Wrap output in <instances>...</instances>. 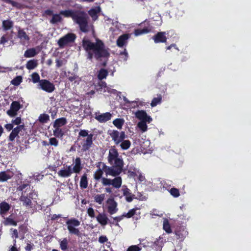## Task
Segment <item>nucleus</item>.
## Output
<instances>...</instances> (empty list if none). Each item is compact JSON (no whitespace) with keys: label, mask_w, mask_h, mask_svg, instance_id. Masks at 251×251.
Masks as SVG:
<instances>
[{"label":"nucleus","mask_w":251,"mask_h":251,"mask_svg":"<svg viewBox=\"0 0 251 251\" xmlns=\"http://www.w3.org/2000/svg\"><path fill=\"white\" fill-rule=\"evenodd\" d=\"M161 96L160 95L158 96L157 98H154L151 101V107H154L156 106L158 104L160 103L161 101Z\"/></svg>","instance_id":"nucleus-50"},{"label":"nucleus","mask_w":251,"mask_h":251,"mask_svg":"<svg viewBox=\"0 0 251 251\" xmlns=\"http://www.w3.org/2000/svg\"><path fill=\"white\" fill-rule=\"evenodd\" d=\"M49 144L51 146L57 147L58 144V142L55 138H50L49 139Z\"/></svg>","instance_id":"nucleus-58"},{"label":"nucleus","mask_w":251,"mask_h":251,"mask_svg":"<svg viewBox=\"0 0 251 251\" xmlns=\"http://www.w3.org/2000/svg\"><path fill=\"white\" fill-rule=\"evenodd\" d=\"M18 190L22 191L25 194L26 191H30V187L28 184H23L18 188Z\"/></svg>","instance_id":"nucleus-47"},{"label":"nucleus","mask_w":251,"mask_h":251,"mask_svg":"<svg viewBox=\"0 0 251 251\" xmlns=\"http://www.w3.org/2000/svg\"><path fill=\"white\" fill-rule=\"evenodd\" d=\"M13 173L10 171H2L0 172V181L4 182L11 178Z\"/></svg>","instance_id":"nucleus-22"},{"label":"nucleus","mask_w":251,"mask_h":251,"mask_svg":"<svg viewBox=\"0 0 251 251\" xmlns=\"http://www.w3.org/2000/svg\"><path fill=\"white\" fill-rule=\"evenodd\" d=\"M60 12V14H61V16L65 18L71 17L74 20L76 13H77V11L71 9H68L65 10H61Z\"/></svg>","instance_id":"nucleus-23"},{"label":"nucleus","mask_w":251,"mask_h":251,"mask_svg":"<svg viewBox=\"0 0 251 251\" xmlns=\"http://www.w3.org/2000/svg\"><path fill=\"white\" fill-rule=\"evenodd\" d=\"M139 209L138 208L131 209L130 210H129L128 212L123 213V216H124V217L129 218L132 217L134 214H135L137 211H139Z\"/></svg>","instance_id":"nucleus-41"},{"label":"nucleus","mask_w":251,"mask_h":251,"mask_svg":"<svg viewBox=\"0 0 251 251\" xmlns=\"http://www.w3.org/2000/svg\"><path fill=\"white\" fill-rule=\"evenodd\" d=\"M73 174L72 166H66L63 168L59 170L57 174L62 177H70Z\"/></svg>","instance_id":"nucleus-13"},{"label":"nucleus","mask_w":251,"mask_h":251,"mask_svg":"<svg viewBox=\"0 0 251 251\" xmlns=\"http://www.w3.org/2000/svg\"><path fill=\"white\" fill-rule=\"evenodd\" d=\"M49 120V116L47 114H41L39 117V120L40 122L46 123Z\"/></svg>","instance_id":"nucleus-53"},{"label":"nucleus","mask_w":251,"mask_h":251,"mask_svg":"<svg viewBox=\"0 0 251 251\" xmlns=\"http://www.w3.org/2000/svg\"><path fill=\"white\" fill-rule=\"evenodd\" d=\"M108 162L112 165L123 166L124 162L121 156H119L117 150L114 146L111 147L109 150L107 157Z\"/></svg>","instance_id":"nucleus-4"},{"label":"nucleus","mask_w":251,"mask_h":251,"mask_svg":"<svg viewBox=\"0 0 251 251\" xmlns=\"http://www.w3.org/2000/svg\"><path fill=\"white\" fill-rule=\"evenodd\" d=\"M104 173L103 170V166L100 168L98 169L94 174V178L96 180H99L100 178H101V176H102L103 173Z\"/></svg>","instance_id":"nucleus-44"},{"label":"nucleus","mask_w":251,"mask_h":251,"mask_svg":"<svg viewBox=\"0 0 251 251\" xmlns=\"http://www.w3.org/2000/svg\"><path fill=\"white\" fill-rule=\"evenodd\" d=\"M141 250V248L138 245H132L128 247L127 251H140Z\"/></svg>","instance_id":"nucleus-57"},{"label":"nucleus","mask_w":251,"mask_h":251,"mask_svg":"<svg viewBox=\"0 0 251 251\" xmlns=\"http://www.w3.org/2000/svg\"><path fill=\"white\" fill-rule=\"evenodd\" d=\"M81 169L80 159L76 158L75 160V165L72 167L73 173H79Z\"/></svg>","instance_id":"nucleus-26"},{"label":"nucleus","mask_w":251,"mask_h":251,"mask_svg":"<svg viewBox=\"0 0 251 251\" xmlns=\"http://www.w3.org/2000/svg\"><path fill=\"white\" fill-rule=\"evenodd\" d=\"M92 135L91 134L88 136L82 145V148L84 150H88L92 144Z\"/></svg>","instance_id":"nucleus-27"},{"label":"nucleus","mask_w":251,"mask_h":251,"mask_svg":"<svg viewBox=\"0 0 251 251\" xmlns=\"http://www.w3.org/2000/svg\"><path fill=\"white\" fill-rule=\"evenodd\" d=\"M21 119L20 117H17L14 120H12V124L14 125H19L21 123Z\"/></svg>","instance_id":"nucleus-61"},{"label":"nucleus","mask_w":251,"mask_h":251,"mask_svg":"<svg viewBox=\"0 0 251 251\" xmlns=\"http://www.w3.org/2000/svg\"><path fill=\"white\" fill-rule=\"evenodd\" d=\"M176 234L178 239L182 240L187 235L188 232L185 230L184 227H182L180 230L176 231Z\"/></svg>","instance_id":"nucleus-30"},{"label":"nucleus","mask_w":251,"mask_h":251,"mask_svg":"<svg viewBox=\"0 0 251 251\" xmlns=\"http://www.w3.org/2000/svg\"><path fill=\"white\" fill-rule=\"evenodd\" d=\"M105 198V194H97L94 196V201L99 204H102Z\"/></svg>","instance_id":"nucleus-35"},{"label":"nucleus","mask_w":251,"mask_h":251,"mask_svg":"<svg viewBox=\"0 0 251 251\" xmlns=\"http://www.w3.org/2000/svg\"><path fill=\"white\" fill-rule=\"evenodd\" d=\"M107 240L108 239L105 236H101L99 238V241L100 243L107 242Z\"/></svg>","instance_id":"nucleus-62"},{"label":"nucleus","mask_w":251,"mask_h":251,"mask_svg":"<svg viewBox=\"0 0 251 251\" xmlns=\"http://www.w3.org/2000/svg\"><path fill=\"white\" fill-rule=\"evenodd\" d=\"M108 133L115 145L119 146L122 150H127L130 148L131 142L129 140H125L126 136L124 131L111 129L108 130Z\"/></svg>","instance_id":"nucleus-2"},{"label":"nucleus","mask_w":251,"mask_h":251,"mask_svg":"<svg viewBox=\"0 0 251 251\" xmlns=\"http://www.w3.org/2000/svg\"><path fill=\"white\" fill-rule=\"evenodd\" d=\"M75 38V35L74 34H67L58 40V44L60 47H63L67 44L73 42Z\"/></svg>","instance_id":"nucleus-9"},{"label":"nucleus","mask_w":251,"mask_h":251,"mask_svg":"<svg viewBox=\"0 0 251 251\" xmlns=\"http://www.w3.org/2000/svg\"><path fill=\"white\" fill-rule=\"evenodd\" d=\"M87 213L90 218H96V216H95V211L93 208L89 207V208H88Z\"/></svg>","instance_id":"nucleus-55"},{"label":"nucleus","mask_w":251,"mask_h":251,"mask_svg":"<svg viewBox=\"0 0 251 251\" xmlns=\"http://www.w3.org/2000/svg\"><path fill=\"white\" fill-rule=\"evenodd\" d=\"M22 81L21 76H17L11 81V84L15 86H18Z\"/></svg>","instance_id":"nucleus-52"},{"label":"nucleus","mask_w":251,"mask_h":251,"mask_svg":"<svg viewBox=\"0 0 251 251\" xmlns=\"http://www.w3.org/2000/svg\"><path fill=\"white\" fill-rule=\"evenodd\" d=\"M10 209V205L6 202L0 203V214L2 215L5 214Z\"/></svg>","instance_id":"nucleus-29"},{"label":"nucleus","mask_w":251,"mask_h":251,"mask_svg":"<svg viewBox=\"0 0 251 251\" xmlns=\"http://www.w3.org/2000/svg\"><path fill=\"white\" fill-rule=\"evenodd\" d=\"M122 182L121 177L118 176L112 179L111 185L116 188H119L121 186Z\"/></svg>","instance_id":"nucleus-34"},{"label":"nucleus","mask_w":251,"mask_h":251,"mask_svg":"<svg viewBox=\"0 0 251 251\" xmlns=\"http://www.w3.org/2000/svg\"><path fill=\"white\" fill-rule=\"evenodd\" d=\"M18 37L20 39L23 45H25L29 40V37L23 29H19L18 31Z\"/></svg>","instance_id":"nucleus-19"},{"label":"nucleus","mask_w":251,"mask_h":251,"mask_svg":"<svg viewBox=\"0 0 251 251\" xmlns=\"http://www.w3.org/2000/svg\"><path fill=\"white\" fill-rule=\"evenodd\" d=\"M129 37V35L126 34L120 36L117 40V46L119 47H122L126 45Z\"/></svg>","instance_id":"nucleus-24"},{"label":"nucleus","mask_w":251,"mask_h":251,"mask_svg":"<svg viewBox=\"0 0 251 251\" xmlns=\"http://www.w3.org/2000/svg\"><path fill=\"white\" fill-rule=\"evenodd\" d=\"M10 231L11 232L12 238H15V239L18 238V231L17 229L11 228Z\"/></svg>","instance_id":"nucleus-60"},{"label":"nucleus","mask_w":251,"mask_h":251,"mask_svg":"<svg viewBox=\"0 0 251 251\" xmlns=\"http://www.w3.org/2000/svg\"><path fill=\"white\" fill-rule=\"evenodd\" d=\"M100 11V8L99 6L91 9L89 11L88 13L89 15L92 17L93 21H96L98 17V14Z\"/></svg>","instance_id":"nucleus-25"},{"label":"nucleus","mask_w":251,"mask_h":251,"mask_svg":"<svg viewBox=\"0 0 251 251\" xmlns=\"http://www.w3.org/2000/svg\"><path fill=\"white\" fill-rule=\"evenodd\" d=\"M147 123L148 122L146 121H140L137 124V126L142 132H145L148 129Z\"/></svg>","instance_id":"nucleus-39"},{"label":"nucleus","mask_w":251,"mask_h":251,"mask_svg":"<svg viewBox=\"0 0 251 251\" xmlns=\"http://www.w3.org/2000/svg\"><path fill=\"white\" fill-rule=\"evenodd\" d=\"M21 108V105L18 101H14L12 102L10 108L6 112L10 117H14L17 115V112Z\"/></svg>","instance_id":"nucleus-10"},{"label":"nucleus","mask_w":251,"mask_h":251,"mask_svg":"<svg viewBox=\"0 0 251 251\" xmlns=\"http://www.w3.org/2000/svg\"><path fill=\"white\" fill-rule=\"evenodd\" d=\"M24 129V125H19V126H17L16 127L14 128L9 135V140L11 141H13L15 138L18 136V134L20 133V132Z\"/></svg>","instance_id":"nucleus-17"},{"label":"nucleus","mask_w":251,"mask_h":251,"mask_svg":"<svg viewBox=\"0 0 251 251\" xmlns=\"http://www.w3.org/2000/svg\"><path fill=\"white\" fill-rule=\"evenodd\" d=\"M125 121L123 119L118 118L113 121V125L119 129H122Z\"/></svg>","instance_id":"nucleus-38"},{"label":"nucleus","mask_w":251,"mask_h":251,"mask_svg":"<svg viewBox=\"0 0 251 251\" xmlns=\"http://www.w3.org/2000/svg\"><path fill=\"white\" fill-rule=\"evenodd\" d=\"M88 186V180L86 175L82 176L80 179V186L81 188H86Z\"/></svg>","instance_id":"nucleus-42"},{"label":"nucleus","mask_w":251,"mask_h":251,"mask_svg":"<svg viewBox=\"0 0 251 251\" xmlns=\"http://www.w3.org/2000/svg\"><path fill=\"white\" fill-rule=\"evenodd\" d=\"M13 127V125L11 124H7L5 125V128L8 130H11Z\"/></svg>","instance_id":"nucleus-64"},{"label":"nucleus","mask_w":251,"mask_h":251,"mask_svg":"<svg viewBox=\"0 0 251 251\" xmlns=\"http://www.w3.org/2000/svg\"><path fill=\"white\" fill-rule=\"evenodd\" d=\"M59 243L61 249L63 251H66L68 248V240L65 238L62 240H60Z\"/></svg>","instance_id":"nucleus-43"},{"label":"nucleus","mask_w":251,"mask_h":251,"mask_svg":"<svg viewBox=\"0 0 251 251\" xmlns=\"http://www.w3.org/2000/svg\"><path fill=\"white\" fill-rule=\"evenodd\" d=\"M163 229L168 233H170L172 232V230L170 227V225L169 223L168 220L167 219H165L163 221Z\"/></svg>","instance_id":"nucleus-45"},{"label":"nucleus","mask_w":251,"mask_h":251,"mask_svg":"<svg viewBox=\"0 0 251 251\" xmlns=\"http://www.w3.org/2000/svg\"><path fill=\"white\" fill-rule=\"evenodd\" d=\"M67 226V229L70 234H75L79 236L80 232L78 228H77L80 224V222L75 218H72L68 220L66 222Z\"/></svg>","instance_id":"nucleus-5"},{"label":"nucleus","mask_w":251,"mask_h":251,"mask_svg":"<svg viewBox=\"0 0 251 251\" xmlns=\"http://www.w3.org/2000/svg\"><path fill=\"white\" fill-rule=\"evenodd\" d=\"M67 123V120L65 118L56 119L53 124L54 127H60Z\"/></svg>","instance_id":"nucleus-33"},{"label":"nucleus","mask_w":251,"mask_h":251,"mask_svg":"<svg viewBox=\"0 0 251 251\" xmlns=\"http://www.w3.org/2000/svg\"><path fill=\"white\" fill-rule=\"evenodd\" d=\"M165 32H158L156 35L154 36L152 38L155 43H164L166 41V37L165 36Z\"/></svg>","instance_id":"nucleus-20"},{"label":"nucleus","mask_w":251,"mask_h":251,"mask_svg":"<svg viewBox=\"0 0 251 251\" xmlns=\"http://www.w3.org/2000/svg\"><path fill=\"white\" fill-rule=\"evenodd\" d=\"M62 18L60 12L59 14H52V18L50 20V23L52 24H55L62 22Z\"/></svg>","instance_id":"nucleus-31"},{"label":"nucleus","mask_w":251,"mask_h":251,"mask_svg":"<svg viewBox=\"0 0 251 251\" xmlns=\"http://www.w3.org/2000/svg\"><path fill=\"white\" fill-rule=\"evenodd\" d=\"M32 193H29L28 195V197L25 196V194H24L23 192L22 193V195L20 197V201L23 202V205L25 206H31V201L30 200V198L31 197V195H32Z\"/></svg>","instance_id":"nucleus-21"},{"label":"nucleus","mask_w":251,"mask_h":251,"mask_svg":"<svg viewBox=\"0 0 251 251\" xmlns=\"http://www.w3.org/2000/svg\"><path fill=\"white\" fill-rule=\"evenodd\" d=\"M82 47L87 53V58L89 59H91L93 56L98 59L109 55V53L105 49L103 42L98 39H97L96 42L94 43L88 39L84 38L82 41Z\"/></svg>","instance_id":"nucleus-1"},{"label":"nucleus","mask_w":251,"mask_h":251,"mask_svg":"<svg viewBox=\"0 0 251 251\" xmlns=\"http://www.w3.org/2000/svg\"><path fill=\"white\" fill-rule=\"evenodd\" d=\"M96 219L98 222L102 226L106 225L108 221V218L106 215L103 212L100 213L96 216Z\"/></svg>","instance_id":"nucleus-18"},{"label":"nucleus","mask_w":251,"mask_h":251,"mask_svg":"<svg viewBox=\"0 0 251 251\" xmlns=\"http://www.w3.org/2000/svg\"><path fill=\"white\" fill-rule=\"evenodd\" d=\"M38 65V61L37 60L32 59L28 61L26 64V68L28 70H33L35 69Z\"/></svg>","instance_id":"nucleus-32"},{"label":"nucleus","mask_w":251,"mask_h":251,"mask_svg":"<svg viewBox=\"0 0 251 251\" xmlns=\"http://www.w3.org/2000/svg\"><path fill=\"white\" fill-rule=\"evenodd\" d=\"M170 193L172 196L175 198H177L179 196L178 189L175 188H171L170 190Z\"/></svg>","instance_id":"nucleus-54"},{"label":"nucleus","mask_w":251,"mask_h":251,"mask_svg":"<svg viewBox=\"0 0 251 251\" xmlns=\"http://www.w3.org/2000/svg\"><path fill=\"white\" fill-rule=\"evenodd\" d=\"M88 21V18L85 14L78 12L76 13L74 20V21L78 25L81 31L84 32L93 29V25H89Z\"/></svg>","instance_id":"nucleus-3"},{"label":"nucleus","mask_w":251,"mask_h":251,"mask_svg":"<svg viewBox=\"0 0 251 251\" xmlns=\"http://www.w3.org/2000/svg\"><path fill=\"white\" fill-rule=\"evenodd\" d=\"M97 89L100 91H103L104 92H107L110 93L115 94L116 92V90L111 88L109 86L106 85V83L104 82L100 81L99 82Z\"/></svg>","instance_id":"nucleus-16"},{"label":"nucleus","mask_w":251,"mask_h":251,"mask_svg":"<svg viewBox=\"0 0 251 251\" xmlns=\"http://www.w3.org/2000/svg\"><path fill=\"white\" fill-rule=\"evenodd\" d=\"M123 166H117L116 165H112L111 167H108L103 164V170L107 176H118L122 172Z\"/></svg>","instance_id":"nucleus-6"},{"label":"nucleus","mask_w":251,"mask_h":251,"mask_svg":"<svg viewBox=\"0 0 251 251\" xmlns=\"http://www.w3.org/2000/svg\"><path fill=\"white\" fill-rule=\"evenodd\" d=\"M32 81L34 83H36L38 82L39 83V81H41L40 79V77L39 74L37 73H33L31 75Z\"/></svg>","instance_id":"nucleus-51"},{"label":"nucleus","mask_w":251,"mask_h":251,"mask_svg":"<svg viewBox=\"0 0 251 251\" xmlns=\"http://www.w3.org/2000/svg\"><path fill=\"white\" fill-rule=\"evenodd\" d=\"M124 101L126 103L128 104V106L131 108H134L137 107V103L136 100L135 101H130L128 100L126 98H124Z\"/></svg>","instance_id":"nucleus-49"},{"label":"nucleus","mask_w":251,"mask_h":251,"mask_svg":"<svg viewBox=\"0 0 251 251\" xmlns=\"http://www.w3.org/2000/svg\"><path fill=\"white\" fill-rule=\"evenodd\" d=\"M13 25V22L10 20H4L2 22V27L4 30H7L12 27Z\"/></svg>","instance_id":"nucleus-36"},{"label":"nucleus","mask_w":251,"mask_h":251,"mask_svg":"<svg viewBox=\"0 0 251 251\" xmlns=\"http://www.w3.org/2000/svg\"><path fill=\"white\" fill-rule=\"evenodd\" d=\"M53 135L58 138H61L63 135V132L62 129L59 127H54Z\"/></svg>","instance_id":"nucleus-46"},{"label":"nucleus","mask_w":251,"mask_h":251,"mask_svg":"<svg viewBox=\"0 0 251 251\" xmlns=\"http://www.w3.org/2000/svg\"><path fill=\"white\" fill-rule=\"evenodd\" d=\"M66 76L71 82L74 81L75 83L78 84L80 81V78L76 75L74 74L68 73H65Z\"/></svg>","instance_id":"nucleus-28"},{"label":"nucleus","mask_w":251,"mask_h":251,"mask_svg":"<svg viewBox=\"0 0 251 251\" xmlns=\"http://www.w3.org/2000/svg\"><path fill=\"white\" fill-rule=\"evenodd\" d=\"M101 183L104 186L110 185H111L112 179L105 177H102L101 178Z\"/></svg>","instance_id":"nucleus-56"},{"label":"nucleus","mask_w":251,"mask_h":251,"mask_svg":"<svg viewBox=\"0 0 251 251\" xmlns=\"http://www.w3.org/2000/svg\"><path fill=\"white\" fill-rule=\"evenodd\" d=\"M134 115L140 121H146L149 124L152 121V118L144 110H138L135 112Z\"/></svg>","instance_id":"nucleus-11"},{"label":"nucleus","mask_w":251,"mask_h":251,"mask_svg":"<svg viewBox=\"0 0 251 251\" xmlns=\"http://www.w3.org/2000/svg\"><path fill=\"white\" fill-rule=\"evenodd\" d=\"M79 135L83 137H87L89 135H88L87 131L85 130H81L79 133Z\"/></svg>","instance_id":"nucleus-63"},{"label":"nucleus","mask_w":251,"mask_h":251,"mask_svg":"<svg viewBox=\"0 0 251 251\" xmlns=\"http://www.w3.org/2000/svg\"><path fill=\"white\" fill-rule=\"evenodd\" d=\"M3 223L4 226H16L17 224V222L14 221L12 218H11V217L5 218Z\"/></svg>","instance_id":"nucleus-37"},{"label":"nucleus","mask_w":251,"mask_h":251,"mask_svg":"<svg viewBox=\"0 0 251 251\" xmlns=\"http://www.w3.org/2000/svg\"><path fill=\"white\" fill-rule=\"evenodd\" d=\"M151 30V28L146 27L144 29H137L135 30L134 33L135 36H139L143 34H146L150 32Z\"/></svg>","instance_id":"nucleus-40"},{"label":"nucleus","mask_w":251,"mask_h":251,"mask_svg":"<svg viewBox=\"0 0 251 251\" xmlns=\"http://www.w3.org/2000/svg\"><path fill=\"white\" fill-rule=\"evenodd\" d=\"M107 71L105 69H101L98 74V78L100 80L105 78L107 75Z\"/></svg>","instance_id":"nucleus-48"},{"label":"nucleus","mask_w":251,"mask_h":251,"mask_svg":"<svg viewBox=\"0 0 251 251\" xmlns=\"http://www.w3.org/2000/svg\"><path fill=\"white\" fill-rule=\"evenodd\" d=\"M38 88L48 93H51L55 89L54 84L46 79H42L38 84Z\"/></svg>","instance_id":"nucleus-8"},{"label":"nucleus","mask_w":251,"mask_h":251,"mask_svg":"<svg viewBox=\"0 0 251 251\" xmlns=\"http://www.w3.org/2000/svg\"><path fill=\"white\" fill-rule=\"evenodd\" d=\"M106 203L107 204V211L110 215L116 213L118 211L117 203L112 198H109Z\"/></svg>","instance_id":"nucleus-12"},{"label":"nucleus","mask_w":251,"mask_h":251,"mask_svg":"<svg viewBox=\"0 0 251 251\" xmlns=\"http://www.w3.org/2000/svg\"><path fill=\"white\" fill-rule=\"evenodd\" d=\"M111 114L109 112L103 114L96 113L95 118L100 123H105L111 118Z\"/></svg>","instance_id":"nucleus-14"},{"label":"nucleus","mask_w":251,"mask_h":251,"mask_svg":"<svg viewBox=\"0 0 251 251\" xmlns=\"http://www.w3.org/2000/svg\"><path fill=\"white\" fill-rule=\"evenodd\" d=\"M120 57L124 61H126L128 58V53L126 49L123 52L120 53Z\"/></svg>","instance_id":"nucleus-59"},{"label":"nucleus","mask_w":251,"mask_h":251,"mask_svg":"<svg viewBox=\"0 0 251 251\" xmlns=\"http://www.w3.org/2000/svg\"><path fill=\"white\" fill-rule=\"evenodd\" d=\"M166 240L163 237L160 236L158 238L153 242H149L148 246L151 247L153 250L156 251H161L162 247Z\"/></svg>","instance_id":"nucleus-7"},{"label":"nucleus","mask_w":251,"mask_h":251,"mask_svg":"<svg viewBox=\"0 0 251 251\" xmlns=\"http://www.w3.org/2000/svg\"><path fill=\"white\" fill-rule=\"evenodd\" d=\"M41 48L39 47L30 48L25 51L24 56L26 58L33 57L39 53Z\"/></svg>","instance_id":"nucleus-15"}]
</instances>
